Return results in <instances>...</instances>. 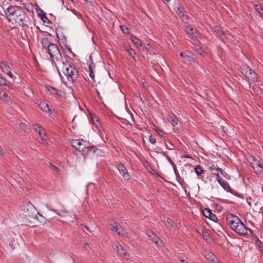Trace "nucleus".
<instances>
[{
	"mask_svg": "<svg viewBox=\"0 0 263 263\" xmlns=\"http://www.w3.org/2000/svg\"><path fill=\"white\" fill-rule=\"evenodd\" d=\"M226 221L231 229L239 235H245L247 233L246 227L237 216L229 214L227 216Z\"/></svg>",
	"mask_w": 263,
	"mask_h": 263,
	"instance_id": "1",
	"label": "nucleus"
},
{
	"mask_svg": "<svg viewBox=\"0 0 263 263\" xmlns=\"http://www.w3.org/2000/svg\"><path fill=\"white\" fill-rule=\"evenodd\" d=\"M63 72L69 82L75 83L79 78V70L76 68L73 63L67 61H63Z\"/></svg>",
	"mask_w": 263,
	"mask_h": 263,
	"instance_id": "2",
	"label": "nucleus"
},
{
	"mask_svg": "<svg viewBox=\"0 0 263 263\" xmlns=\"http://www.w3.org/2000/svg\"><path fill=\"white\" fill-rule=\"evenodd\" d=\"M71 145L76 149L81 152L84 157L91 152L93 154L96 152L93 146H89V143L82 139L73 140Z\"/></svg>",
	"mask_w": 263,
	"mask_h": 263,
	"instance_id": "3",
	"label": "nucleus"
},
{
	"mask_svg": "<svg viewBox=\"0 0 263 263\" xmlns=\"http://www.w3.org/2000/svg\"><path fill=\"white\" fill-rule=\"evenodd\" d=\"M21 209L24 212L25 216L29 219H38V217L36 216L37 215H39L42 218L43 217L42 215L36 211L35 207L29 201H23L21 205Z\"/></svg>",
	"mask_w": 263,
	"mask_h": 263,
	"instance_id": "4",
	"label": "nucleus"
},
{
	"mask_svg": "<svg viewBox=\"0 0 263 263\" xmlns=\"http://www.w3.org/2000/svg\"><path fill=\"white\" fill-rule=\"evenodd\" d=\"M47 49L48 53L51 58V61L54 64L59 74L61 75L59 68L56 65V62H61L62 63L64 61V60L62 56L61 53L58 46L54 44H50V46Z\"/></svg>",
	"mask_w": 263,
	"mask_h": 263,
	"instance_id": "5",
	"label": "nucleus"
},
{
	"mask_svg": "<svg viewBox=\"0 0 263 263\" xmlns=\"http://www.w3.org/2000/svg\"><path fill=\"white\" fill-rule=\"evenodd\" d=\"M241 72L250 80H251L253 82H255L257 80L256 73L249 66H243L241 67Z\"/></svg>",
	"mask_w": 263,
	"mask_h": 263,
	"instance_id": "6",
	"label": "nucleus"
},
{
	"mask_svg": "<svg viewBox=\"0 0 263 263\" xmlns=\"http://www.w3.org/2000/svg\"><path fill=\"white\" fill-rule=\"evenodd\" d=\"M217 181L219 183V184L221 185V186L227 192L231 193L232 194L241 198H243V195L241 194H239L236 191H235L234 190H232L228 182L226 181L223 180L221 178H219V179H217Z\"/></svg>",
	"mask_w": 263,
	"mask_h": 263,
	"instance_id": "7",
	"label": "nucleus"
},
{
	"mask_svg": "<svg viewBox=\"0 0 263 263\" xmlns=\"http://www.w3.org/2000/svg\"><path fill=\"white\" fill-rule=\"evenodd\" d=\"M20 11L18 6H10L8 7L5 11V13L7 16L8 21H15V19L12 17V16H14V15H18L17 13H19Z\"/></svg>",
	"mask_w": 263,
	"mask_h": 263,
	"instance_id": "8",
	"label": "nucleus"
},
{
	"mask_svg": "<svg viewBox=\"0 0 263 263\" xmlns=\"http://www.w3.org/2000/svg\"><path fill=\"white\" fill-rule=\"evenodd\" d=\"M202 214L204 217L214 222H217L218 220L216 215L213 214L209 209L205 208L202 211Z\"/></svg>",
	"mask_w": 263,
	"mask_h": 263,
	"instance_id": "9",
	"label": "nucleus"
},
{
	"mask_svg": "<svg viewBox=\"0 0 263 263\" xmlns=\"http://www.w3.org/2000/svg\"><path fill=\"white\" fill-rule=\"evenodd\" d=\"M147 235L158 246H161L162 245V240L153 232H148L147 233Z\"/></svg>",
	"mask_w": 263,
	"mask_h": 263,
	"instance_id": "10",
	"label": "nucleus"
},
{
	"mask_svg": "<svg viewBox=\"0 0 263 263\" xmlns=\"http://www.w3.org/2000/svg\"><path fill=\"white\" fill-rule=\"evenodd\" d=\"M46 89L48 91L52 94L57 95L59 97H63L65 96V93L61 90H58L51 86L47 85L46 86Z\"/></svg>",
	"mask_w": 263,
	"mask_h": 263,
	"instance_id": "11",
	"label": "nucleus"
},
{
	"mask_svg": "<svg viewBox=\"0 0 263 263\" xmlns=\"http://www.w3.org/2000/svg\"><path fill=\"white\" fill-rule=\"evenodd\" d=\"M117 168L120 172V173L122 175L123 178L125 180H128L129 179V175L128 173L126 167L122 164H120L118 165Z\"/></svg>",
	"mask_w": 263,
	"mask_h": 263,
	"instance_id": "12",
	"label": "nucleus"
},
{
	"mask_svg": "<svg viewBox=\"0 0 263 263\" xmlns=\"http://www.w3.org/2000/svg\"><path fill=\"white\" fill-rule=\"evenodd\" d=\"M18 15H16L14 16H12V17H13L15 19V21L13 22H10L12 24H19L23 22L24 17V14H22L21 11H19V13H17Z\"/></svg>",
	"mask_w": 263,
	"mask_h": 263,
	"instance_id": "13",
	"label": "nucleus"
},
{
	"mask_svg": "<svg viewBox=\"0 0 263 263\" xmlns=\"http://www.w3.org/2000/svg\"><path fill=\"white\" fill-rule=\"evenodd\" d=\"M39 106L43 111L50 114L52 113L49 105L44 101L41 102L39 104Z\"/></svg>",
	"mask_w": 263,
	"mask_h": 263,
	"instance_id": "14",
	"label": "nucleus"
},
{
	"mask_svg": "<svg viewBox=\"0 0 263 263\" xmlns=\"http://www.w3.org/2000/svg\"><path fill=\"white\" fill-rule=\"evenodd\" d=\"M209 169L213 174L216 176L217 179L220 178L219 175V171H218V170H219V167H217V165L213 164L212 166H210Z\"/></svg>",
	"mask_w": 263,
	"mask_h": 263,
	"instance_id": "15",
	"label": "nucleus"
},
{
	"mask_svg": "<svg viewBox=\"0 0 263 263\" xmlns=\"http://www.w3.org/2000/svg\"><path fill=\"white\" fill-rule=\"evenodd\" d=\"M41 43L43 49H47L50 46V44H53L49 41V40L47 37H44L42 40Z\"/></svg>",
	"mask_w": 263,
	"mask_h": 263,
	"instance_id": "16",
	"label": "nucleus"
},
{
	"mask_svg": "<svg viewBox=\"0 0 263 263\" xmlns=\"http://www.w3.org/2000/svg\"><path fill=\"white\" fill-rule=\"evenodd\" d=\"M205 258L212 263H217V259L212 252H209L205 256Z\"/></svg>",
	"mask_w": 263,
	"mask_h": 263,
	"instance_id": "17",
	"label": "nucleus"
},
{
	"mask_svg": "<svg viewBox=\"0 0 263 263\" xmlns=\"http://www.w3.org/2000/svg\"><path fill=\"white\" fill-rule=\"evenodd\" d=\"M130 40L137 47H140L142 46L141 41L137 38L136 36L132 35L130 37Z\"/></svg>",
	"mask_w": 263,
	"mask_h": 263,
	"instance_id": "18",
	"label": "nucleus"
},
{
	"mask_svg": "<svg viewBox=\"0 0 263 263\" xmlns=\"http://www.w3.org/2000/svg\"><path fill=\"white\" fill-rule=\"evenodd\" d=\"M167 120L173 126H175L178 123V118L174 114L169 115Z\"/></svg>",
	"mask_w": 263,
	"mask_h": 263,
	"instance_id": "19",
	"label": "nucleus"
},
{
	"mask_svg": "<svg viewBox=\"0 0 263 263\" xmlns=\"http://www.w3.org/2000/svg\"><path fill=\"white\" fill-rule=\"evenodd\" d=\"M174 171L175 175H176V177L177 181L180 183V184L181 185L182 187L184 188V186H183L184 181L183 179H181L180 176L179 175V174L178 172L177 168H175V169L174 170Z\"/></svg>",
	"mask_w": 263,
	"mask_h": 263,
	"instance_id": "20",
	"label": "nucleus"
},
{
	"mask_svg": "<svg viewBox=\"0 0 263 263\" xmlns=\"http://www.w3.org/2000/svg\"><path fill=\"white\" fill-rule=\"evenodd\" d=\"M9 82L5 78H3L0 74V85L10 88Z\"/></svg>",
	"mask_w": 263,
	"mask_h": 263,
	"instance_id": "21",
	"label": "nucleus"
},
{
	"mask_svg": "<svg viewBox=\"0 0 263 263\" xmlns=\"http://www.w3.org/2000/svg\"><path fill=\"white\" fill-rule=\"evenodd\" d=\"M118 252L125 259H128L129 258V254L127 252V251L124 249V248L122 247L121 250H119Z\"/></svg>",
	"mask_w": 263,
	"mask_h": 263,
	"instance_id": "22",
	"label": "nucleus"
},
{
	"mask_svg": "<svg viewBox=\"0 0 263 263\" xmlns=\"http://www.w3.org/2000/svg\"><path fill=\"white\" fill-rule=\"evenodd\" d=\"M184 59L189 62H193L194 61V59L192 56V54H190L189 52L186 51L184 52Z\"/></svg>",
	"mask_w": 263,
	"mask_h": 263,
	"instance_id": "23",
	"label": "nucleus"
},
{
	"mask_svg": "<svg viewBox=\"0 0 263 263\" xmlns=\"http://www.w3.org/2000/svg\"><path fill=\"white\" fill-rule=\"evenodd\" d=\"M0 67L3 69L4 72H6L7 71L11 70L10 66L3 61L0 62Z\"/></svg>",
	"mask_w": 263,
	"mask_h": 263,
	"instance_id": "24",
	"label": "nucleus"
},
{
	"mask_svg": "<svg viewBox=\"0 0 263 263\" xmlns=\"http://www.w3.org/2000/svg\"><path fill=\"white\" fill-rule=\"evenodd\" d=\"M195 171L198 176H200L204 172L203 169L200 165L195 166Z\"/></svg>",
	"mask_w": 263,
	"mask_h": 263,
	"instance_id": "25",
	"label": "nucleus"
},
{
	"mask_svg": "<svg viewBox=\"0 0 263 263\" xmlns=\"http://www.w3.org/2000/svg\"><path fill=\"white\" fill-rule=\"evenodd\" d=\"M95 67V65L93 63H91L89 66V76L93 80L95 79V74L93 73V68Z\"/></svg>",
	"mask_w": 263,
	"mask_h": 263,
	"instance_id": "26",
	"label": "nucleus"
},
{
	"mask_svg": "<svg viewBox=\"0 0 263 263\" xmlns=\"http://www.w3.org/2000/svg\"><path fill=\"white\" fill-rule=\"evenodd\" d=\"M39 134L41 137V141H40V142L43 143L48 139V136L47 135V133H39Z\"/></svg>",
	"mask_w": 263,
	"mask_h": 263,
	"instance_id": "27",
	"label": "nucleus"
},
{
	"mask_svg": "<svg viewBox=\"0 0 263 263\" xmlns=\"http://www.w3.org/2000/svg\"><path fill=\"white\" fill-rule=\"evenodd\" d=\"M183 12L184 13H181L180 14H179V16L181 17L183 21H187L189 19L188 12L185 10Z\"/></svg>",
	"mask_w": 263,
	"mask_h": 263,
	"instance_id": "28",
	"label": "nucleus"
},
{
	"mask_svg": "<svg viewBox=\"0 0 263 263\" xmlns=\"http://www.w3.org/2000/svg\"><path fill=\"white\" fill-rule=\"evenodd\" d=\"M201 235H202L203 238L206 241H208L209 240L211 239V237L210 236V234H209V233L207 231H206L204 230H202Z\"/></svg>",
	"mask_w": 263,
	"mask_h": 263,
	"instance_id": "29",
	"label": "nucleus"
},
{
	"mask_svg": "<svg viewBox=\"0 0 263 263\" xmlns=\"http://www.w3.org/2000/svg\"><path fill=\"white\" fill-rule=\"evenodd\" d=\"M254 8L255 10L258 12L263 17V8L261 6L259 5H254Z\"/></svg>",
	"mask_w": 263,
	"mask_h": 263,
	"instance_id": "30",
	"label": "nucleus"
},
{
	"mask_svg": "<svg viewBox=\"0 0 263 263\" xmlns=\"http://www.w3.org/2000/svg\"><path fill=\"white\" fill-rule=\"evenodd\" d=\"M252 167H253L254 169L257 168L258 170H259V168H262V166L261 163H259L258 162H254L253 163H251Z\"/></svg>",
	"mask_w": 263,
	"mask_h": 263,
	"instance_id": "31",
	"label": "nucleus"
},
{
	"mask_svg": "<svg viewBox=\"0 0 263 263\" xmlns=\"http://www.w3.org/2000/svg\"><path fill=\"white\" fill-rule=\"evenodd\" d=\"M185 32L189 35H194V34L195 33V32H194V30L192 28H191L189 26H187L185 28Z\"/></svg>",
	"mask_w": 263,
	"mask_h": 263,
	"instance_id": "32",
	"label": "nucleus"
},
{
	"mask_svg": "<svg viewBox=\"0 0 263 263\" xmlns=\"http://www.w3.org/2000/svg\"><path fill=\"white\" fill-rule=\"evenodd\" d=\"M174 10L176 13L178 15L180 14L181 13H184L183 12L185 10L182 7H176L174 8Z\"/></svg>",
	"mask_w": 263,
	"mask_h": 263,
	"instance_id": "33",
	"label": "nucleus"
},
{
	"mask_svg": "<svg viewBox=\"0 0 263 263\" xmlns=\"http://www.w3.org/2000/svg\"><path fill=\"white\" fill-rule=\"evenodd\" d=\"M121 30L126 34H129L130 33L129 29L126 26H120Z\"/></svg>",
	"mask_w": 263,
	"mask_h": 263,
	"instance_id": "34",
	"label": "nucleus"
},
{
	"mask_svg": "<svg viewBox=\"0 0 263 263\" xmlns=\"http://www.w3.org/2000/svg\"><path fill=\"white\" fill-rule=\"evenodd\" d=\"M112 247L115 250L119 251V250H121L122 246L118 242H116L113 244Z\"/></svg>",
	"mask_w": 263,
	"mask_h": 263,
	"instance_id": "35",
	"label": "nucleus"
},
{
	"mask_svg": "<svg viewBox=\"0 0 263 263\" xmlns=\"http://www.w3.org/2000/svg\"><path fill=\"white\" fill-rule=\"evenodd\" d=\"M40 18L44 23H51V22L47 17L46 14H42V16Z\"/></svg>",
	"mask_w": 263,
	"mask_h": 263,
	"instance_id": "36",
	"label": "nucleus"
},
{
	"mask_svg": "<svg viewBox=\"0 0 263 263\" xmlns=\"http://www.w3.org/2000/svg\"><path fill=\"white\" fill-rule=\"evenodd\" d=\"M160 153L164 157H166L167 160L170 163H173V161L171 159V158L166 154L165 152L162 151L161 149H160Z\"/></svg>",
	"mask_w": 263,
	"mask_h": 263,
	"instance_id": "37",
	"label": "nucleus"
},
{
	"mask_svg": "<svg viewBox=\"0 0 263 263\" xmlns=\"http://www.w3.org/2000/svg\"><path fill=\"white\" fill-rule=\"evenodd\" d=\"M47 166L48 167H50L52 170H54L57 172H59V169L56 166L54 165L53 164H52L50 162H48L47 164Z\"/></svg>",
	"mask_w": 263,
	"mask_h": 263,
	"instance_id": "38",
	"label": "nucleus"
},
{
	"mask_svg": "<svg viewBox=\"0 0 263 263\" xmlns=\"http://www.w3.org/2000/svg\"><path fill=\"white\" fill-rule=\"evenodd\" d=\"M196 51L197 53H198L199 54H200L202 56L205 55V51L203 50V49L202 48H201L200 47L197 48L196 49Z\"/></svg>",
	"mask_w": 263,
	"mask_h": 263,
	"instance_id": "39",
	"label": "nucleus"
},
{
	"mask_svg": "<svg viewBox=\"0 0 263 263\" xmlns=\"http://www.w3.org/2000/svg\"><path fill=\"white\" fill-rule=\"evenodd\" d=\"M109 228L111 231L116 232V230L117 229L118 227L117 226V224L116 223H114V224L110 223L109 225Z\"/></svg>",
	"mask_w": 263,
	"mask_h": 263,
	"instance_id": "40",
	"label": "nucleus"
},
{
	"mask_svg": "<svg viewBox=\"0 0 263 263\" xmlns=\"http://www.w3.org/2000/svg\"><path fill=\"white\" fill-rule=\"evenodd\" d=\"M219 171V173H220V174L225 177L227 179H229V175L228 174L222 169L219 168V170H218Z\"/></svg>",
	"mask_w": 263,
	"mask_h": 263,
	"instance_id": "41",
	"label": "nucleus"
},
{
	"mask_svg": "<svg viewBox=\"0 0 263 263\" xmlns=\"http://www.w3.org/2000/svg\"><path fill=\"white\" fill-rule=\"evenodd\" d=\"M51 211L54 212L58 215H61L62 213H67V211L66 210H62L60 212L57 209H52Z\"/></svg>",
	"mask_w": 263,
	"mask_h": 263,
	"instance_id": "42",
	"label": "nucleus"
},
{
	"mask_svg": "<svg viewBox=\"0 0 263 263\" xmlns=\"http://www.w3.org/2000/svg\"><path fill=\"white\" fill-rule=\"evenodd\" d=\"M51 211L54 212L58 215H61L62 213H67V211L66 210H62L60 212L57 209H52Z\"/></svg>",
	"mask_w": 263,
	"mask_h": 263,
	"instance_id": "43",
	"label": "nucleus"
},
{
	"mask_svg": "<svg viewBox=\"0 0 263 263\" xmlns=\"http://www.w3.org/2000/svg\"><path fill=\"white\" fill-rule=\"evenodd\" d=\"M42 129V127L37 124L33 125V129L36 132H41Z\"/></svg>",
	"mask_w": 263,
	"mask_h": 263,
	"instance_id": "44",
	"label": "nucleus"
},
{
	"mask_svg": "<svg viewBox=\"0 0 263 263\" xmlns=\"http://www.w3.org/2000/svg\"><path fill=\"white\" fill-rule=\"evenodd\" d=\"M36 12L39 16L41 17L42 16V14H46L42 9L41 8H39L36 10Z\"/></svg>",
	"mask_w": 263,
	"mask_h": 263,
	"instance_id": "45",
	"label": "nucleus"
},
{
	"mask_svg": "<svg viewBox=\"0 0 263 263\" xmlns=\"http://www.w3.org/2000/svg\"><path fill=\"white\" fill-rule=\"evenodd\" d=\"M215 31L217 32L221 35H225L224 32L222 30H221L220 28H216Z\"/></svg>",
	"mask_w": 263,
	"mask_h": 263,
	"instance_id": "46",
	"label": "nucleus"
},
{
	"mask_svg": "<svg viewBox=\"0 0 263 263\" xmlns=\"http://www.w3.org/2000/svg\"><path fill=\"white\" fill-rule=\"evenodd\" d=\"M149 141L152 144H155L156 142L155 137H153L152 135L149 136Z\"/></svg>",
	"mask_w": 263,
	"mask_h": 263,
	"instance_id": "47",
	"label": "nucleus"
},
{
	"mask_svg": "<svg viewBox=\"0 0 263 263\" xmlns=\"http://www.w3.org/2000/svg\"><path fill=\"white\" fill-rule=\"evenodd\" d=\"M123 231V228L120 227V228H117V229L116 230V232L119 235H120L121 233Z\"/></svg>",
	"mask_w": 263,
	"mask_h": 263,
	"instance_id": "48",
	"label": "nucleus"
},
{
	"mask_svg": "<svg viewBox=\"0 0 263 263\" xmlns=\"http://www.w3.org/2000/svg\"><path fill=\"white\" fill-rule=\"evenodd\" d=\"M144 47L147 50L153 51V47L149 44H147Z\"/></svg>",
	"mask_w": 263,
	"mask_h": 263,
	"instance_id": "49",
	"label": "nucleus"
},
{
	"mask_svg": "<svg viewBox=\"0 0 263 263\" xmlns=\"http://www.w3.org/2000/svg\"><path fill=\"white\" fill-rule=\"evenodd\" d=\"M6 73L11 78H12L13 77V74L11 72L10 70L7 71V72Z\"/></svg>",
	"mask_w": 263,
	"mask_h": 263,
	"instance_id": "50",
	"label": "nucleus"
},
{
	"mask_svg": "<svg viewBox=\"0 0 263 263\" xmlns=\"http://www.w3.org/2000/svg\"><path fill=\"white\" fill-rule=\"evenodd\" d=\"M98 123L99 124L100 123L98 121V120H97L96 121V122L93 121V124L96 126V127L97 128V129L99 130V132H100V129H99V127H98Z\"/></svg>",
	"mask_w": 263,
	"mask_h": 263,
	"instance_id": "51",
	"label": "nucleus"
},
{
	"mask_svg": "<svg viewBox=\"0 0 263 263\" xmlns=\"http://www.w3.org/2000/svg\"><path fill=\"white\" fill-rule=\"evenodd\" d=\"M27 125L24 123H21L20 126L22 128L23 130L25 129V127Z\"/></svg>",
	"mask_w": 263,
	"mask_h": 263,
	"instance_id": "52",
	"label": "nucleus"
},
{
	"mask_svg": "<svg viewBox=\"0 0 263 263\" xmlns=\"http://www.w3.org/2000/svg\"><path fill=\"white\" fill-rule=\"evenodd\" d=\"M130 51H129V52L132 56H133V55H135L136 53L134 50L130 48Z\"/></svg>",
	"mask_w": 263,
	"mask_h": 263,
	"instance_id": "53",
	"label": "nucleus"
},
{
	"mask_svg": "<svg viewBox=\"0 0 263 263\" xmlns=\"http://www.w3.org/2000/svg\"><path fill=\"white\" fill-rule=\"evenodd\" d=\"M84 228H85V229L86 230H87L88 231H89L90 233H91V230H90V228H89L88 226H84Z\"/></svg>",
	"mask_w": 263,
	"mask_h": 263,
	"instance_id": "54",
	"label": "nucleus"
},
{
	"mask_svg": "<svg viewBox=\"0 0 263 263\" xmlns=\"http://www.w3.org/2000/svg\"><path fill=\"white\" fill-rule=\"evenodd\" d=\"M170 164L172 165L173 170H174L175 168H177L176 165H175V164L174 163L173 161V163L171 162V163H170Z\"/></svg>",
	"mask_w": 263,
	"mask_h": 263,
	"instance_id": "55",
	"label": "nucleus"
},
{
	"mask_svg": "<svg viewBox=\"0 0 263 263\" xmlns=\"http://www.w3.org/2000/svg\"><path fill=\"white\" fill-rule=\"evenodd\" d=\"M46 208H47L49 210H50V211H51V210L52 209L51 208V206H50L49 204H46Z\"/></svg>",
	"mask_w": 263,
	"mask_h": 263,
	"instance_id": "56",
	"label": "nucleus"
},
{
	"mask_svg": "<svg viewBox=\"0 0 263 263\" xmlns=\"http://www.w3.org/2000/svg\"><path fill=\"white\" fill-rule=\"evenodd\" d=\"M179 263H189L187 261L184 260H180Z\"/></svg>",
	"mask_w": 263,
	"mask_h": 263,
	"instance_id": "57",
	"label": "nucleus"
},
{
	"mask_svg": "<svg viewBox=\"0 0 263 263\" xmlns=\"http://www.w3.org/2000/svg\"><path fill=\"white\" fill-rule=\"evenodd\" d=\"M8 97L7 94L6 92H4L3 94V98H6Z\"/></svg>",
	"mask_w": 263,
	"mask_h": 263,
	"instance_id": "58",
	"label": "nucleus"
},
{
	"mask_svg": "<svg viewBox=\"0 0 263 263\" xmlns=\"http://www.w3.org/2000/svg\"><path fill=\"white\" fill-rule=\"evenodd\" d=\"M247 203H248V204L251 206V202L250 201V200H249L248 199H247Z\"/></svg>",
	"mask_w": 263,
	"mask_h": 263,
	"instance_id": "59",
	"label": "nucleus"
},
{
	"mask_svg": "<svg viewBox=\"0 0 263 263\" xmlns=\"http://www.w3.org/2000/svg\"><path fill=\"white\" fill-rule=\"evenodd\" d=\"M184 158H192V157L190 156H188V155H184L183 156Z\"/></svg>",
	"mask_w": 263,
	"mask_h": 263,
	"instance_id": "60",
	"label": "nucleus"
},
{
	"mask_svg": "<svg viewBox=\"0 0 263 263\" xmlns=\"http://www.w3.org/2000/svg\"><path fill=\"white\" fill-rule=\"evenodd\" d=\"M180 55L184 58V52L180 53Z\"/></svg>",
	"mask_w": 263,
	"mask_h": 263,
	"instance_id": "61",
	"label": "nucleus"
},
{
	"mask_svg": "<svg viewBox=\"0 0 263 263\" xmlns=\"http://www.w3.org/2000/svg\"><path fill=\"white\" fill-rule=\"evenodd\" d=\"M165 146H166L167 149H168L169 150L172 149V148L168 147V146H167V145L166 144H165Z\"/></svg>",
	"mask_w": 263,
	"mask_h": 263,
	"instance_id": "62",
	"label": "nucleus"
},
{
	"mask_svg": "<svg viewBox=\"0 0 263 263\" xmlns=\"http://www.w3.org/2000/svg\"><path fill=\"white\" fill-rule=\"evenodd\" d=\"M88 185L89 184H87L86 186V191L87 192L88 191Z\"/></svg>",
	"mask_w": 263,
	"mask_h": 263,
	"instance_id": "63",
	"label": "nucleus"
},
{
	"mask_svg": "<svg viewBox=\"0 0 263 263\" xmlns=\"http://www.w3.org/2000/svg\"><path fill=\"white\" fill-rule=\"evenodd\" d=\"M258 241L259 245H262V242L260 240H258Z\"/></svg>",
	"mask_w": 263,
	"mask_h": 263,
	"instance_id": "64",
	"label": "nucleus"
}]
</instances>
